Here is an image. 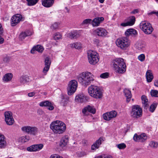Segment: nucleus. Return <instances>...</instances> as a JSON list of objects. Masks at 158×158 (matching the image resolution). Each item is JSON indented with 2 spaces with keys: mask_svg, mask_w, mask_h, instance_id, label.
<instances>
[{
  "mask_svg": "<svg viewBox=\"0 0 158 158\" xmlns=\"http://www.w3.org/2000/svg\"><path fill=\"white\" fill-rule=\"evenodd\" d=\"M103 116L104 119L106 120L109 121L112 119L108 112L103 114Z\"/></svg>",
  "mask_w": 158,
  "mask_h": 158,
  "instance_id": "37",
  "label": "nucleus"
},
{
  "mask_svg": "<svg viewBox=\"0 0 158 158\" xmlns=\"http://www.w3.org/2000/svg\"><path fill=\"white\" fill-rule=\"evenodd\" d=\"M9 57L7 56H5L3 58V60L5 62H7L9 60Z\"/></svg>",
  "mask_w": 158,
  "mask_h": 158,
  "instance_id": "52",
  "label": "nucleus"
},
{
  "mask_svg": "<svg viewBox=\"0 0 158 158\" xmlns=\"http://www.w3.org/2000/svg\"><path fill=\"white\" fill-rule=\"evenodd\" d=\"M30 139V137L28 136L21 137L19 138L20 140L22 143H25L28 141Z\"/></svg>",
  "mask_w": 158,
  "mask_h": 158,
  "instance_id": "38",
  "label": "nucleus"
},
{
  "mask_svg": "<svg viewBox=\"0 0 158 158\" xmlns=\"http://www.w3.org/2000/svg\"><path fill=\"white\" fill-rule=\"evenodd\" d=\"M157 106V105L156 103L152 104L150 106L149 110L151 112H153L155 110Z\"/></svg>",
  "mask_w": 158,
  "mask_h": 158,
  "instance_id": "44",
  "label": "nucleus"
},
{
  "mask_svg": "<svg viewBox=\"0 0 158 158\" xmlns=\"http://www.w3.org/2000/svg\"><path fill=\"white\" fill-rule=\"evenodd\" d=\"M141 100L143 106L144 108L147 109L149 106V102L147 97L145 95H142L141 97Z\"/></svg>",
  "mask_w": 158,
  "mask_h": 158,
  "instance_id": "26",
  "label": "nucleus"
},
{
  "mask_svg": "<svg viewBox=\"0 0 158 158\" xmlns=\"http://www.w3.org/2000/svg\"><path fill=\"white\" fill-rule=\"evenodd\" d=\"M138 9H135L132 11L131 12V14H135L137 13H138Z\"/></svg>",
  "mask_w": 158,
  "mask_h": 158,
  "instance_id": "57",
  "label": "nucleus"
},
{
  "mask_svg": "<svg viewBox=\"0 0 158 158\" xmlns=\"http://www.w3.org/2000/svg\"><path fill=\"white\" fill-rule=\"evenodd\" d=\"M77 79L79 83L86 87L94 81V76L90 72L85 71L80 74Z\"/></svg>",
  "mask_w": 158,
  "mask_h": 158,
  "instance_id": "1",
  "label": "nucleus"
},
{
  "mask_svg": "<svg viewBox=\"0 0 158 158\" xmlns=\"http://www.w3.org/2000/svg\"><path fill=\"white\" fill-rule=\"evenodd\" d=\"M7 146L6 139L3 135L0 134V149H4Z\"/></svg>",
  "mask_w": 158,
  "mask_h": 158,
  "instance_id": "21",
  "label": "nucleus"
},
{
  "mask_svg": "<svg viewBox=\"0 0 158 158\" xmlns=\"http://www.w3.org/2000/svg\"><path fill=\"white\" fill-rule=\"evenodd\" d=\"M100 77L102 78H106L109 77V74L108 73L106 72L101 74L100 76Z\"/></svg>",
  "mask_w": 158,
  "mask_h": 158,
  "instance_id": "46",
  "label": "nucleus"
},
{
  "mask_svg": "<svg viewBox=\"0 0 158 158\" xmlns=\"http://www.w3.org/2000/svg\"><path fill=\"white\" fill-rule=\"evenodd\" d=\"M104 19L103 17H98L94 18L92 21V24L93 27H97L99 25Z\"/></svg>",
  "mask_w": 158,
  "mask_h": 158,
  "instance_id": "19",
  "label": "nucleus"
},
{
  "mask_svg": "<svg viewBox=\"0 0 158 158\" xmlns=\"http://www.w3.org/2000/svg\"><path fill=\"white\" fill-rule=\"evenodd\" d=\"M44 50L43 46L40 45H38L34 46L31 51V53L34 54L35 51H37L39 52H42Z\"/></svg>",
  "mask_w": 158,
  "mask_h": 158,
  "instance_id": "24",
  "label": "nucleus"
},
{
  "mask_svg": "<svg viewBox=\"0 0 158 158\" xmlns=\"http://www.w3.org/2000/svg\"><path fill=\"white\" fill-rule=\"evenodd\" d=\"M112 67L116 73L122 74L126 71V65L124 60L122 58H117L112 61Z\"/></svg>",
  "mask_w": 158,
  "mask_h": 158,
  "instance_id": "2",
  "label": "nucleus"
},
{
  "mask_svg": "<svg viewBox=\"0 0 158 158\" xmlns=\"http://www.w3.org/2000/svg\"><path fill=\"white\" fill-rule=\"evenodd\" d=\"M92 21V20L90 19H86L84 20L82 23L83 24H87L90 23Z\"/></svg>",
  "mask_w": 158,
  "mask_h": 158,
  "instance_id": "49",
  "label": "nucleus"
},
{
  "mask_svg": "<svg viewBox=\"0 0 158 158\" xmlns=\"http://www.w3.org/2000/svg\"><path fill=\"white\" fill-rule=\"evenodd\" d=\"M27 2V5L30 6H33L36 4L39 0H26Z\"/></svg>",
  "mask_w": 158,
  "mask_h": 158,
  "instance_id": "35",
  "label": "nucleus"
},
{
  "mask_svg": "<svg viewBox=\"0 0 158 158\" xmlns=\"http://www.w3.org/2000/svg\"><path fill=\"white\" fill-rule=\"evenodd\" d=\"M43 144L40 143L32 145L27 148V150L29 152H37L41 150L43 147Z\"/></svg>",
  "mask_w": 158,
  "mask_h": 158,
  "instance_id": "15",
  "label": "nucleus"
},
{
  "mask_svg": "<svg viewBox=\"0 0 158 158\" xmlns=\"http://www.w3.org/2000/svg\"><path fill=\"white\" fill-rule=\"evenodd\" d=\"M32 34V32L31 31L27 30L24 32H22L20 34V37L21 39H24L27 36L31 35Z\"/></svg>",
  "mask_w": 158,
  "mask_h": 158,
  "instance_id": "31",
  "label": "nucleus"
},
{
  "mask_svg": "<svg viewBox=\"0 0 158 158\" xmlns=\"http://www.w3.org/2000/svg\"><path fill=\"white\" fill-rule=\"evenodd\" d=\"M104 141L103 139L102 138H100L97 140L96 142L93 144L91 146V149L92 150H95L98 148L100 145Z\"/></svg>",
  "mask_w": 158,
  "mask_h": 158,
  "instance_id": "23",
  "label": "nucleus"
},
{
  "mask_svg": "<svg viewBox=\"0 0 158 158\" xmlns=\"http://www.w3.org/2000/svg\"><path fill=\"white\" fill-rule=\"evenodd\" d=\"M12 77L13 75L11 73H7L4 75L2 79L3 82H8L11 80Z\"/></svg>",
  "mask_w": 158,
  "mask_h": 158,
  "instance_id": "27",
  "label": "nucleus"
},
{
  "mask_svg": "<svg viewBox=\"0 0 158 158\" xmlns=\"http://www.w3.org/2000/svg\"><path fill=\"white\" fill-rule=\"evenodd\" d=\"M82 112L84 115H87L88 114L89 112L93 114L95 113L96 110L93 106L88 105L83 109Z\"/></svg>",
  "mask_w": 158,
  "mask_h": 158,
  "instance_id": "17",
  "label": "nucleus"
},
{
  "mask_svg": "<svg viewBox=\"0 0 158 158\" xmlns=\"http://www.w3.org/2000/svg\"><path fill=\"white\" fill-rule=\"evenodd\" d=\"M129 21L128 22L129 26H132L134 24L135 20V18L134 16L130 17L129 19Z\"/></svg>",
  "mask_w": 158,
  "mask_h": 158,
  "instance_id": "36",
  "label": "nucleus"
},
{
  "mask_svg": "<svg viewBox=\"0 0 158 158\" xmlns=\"http://www.w3.org/2000/svg\"><path fill=\"white\" fill-rule=\"evenodd\" d=\"M138 59L140 61L142 62L145 59V56L144 54H142L138 56Z\"/></svg>",
  "mask_w": 158,
  "mask_h": 158,
  "instance_id": "47",
  "label": "nucleus"
},
{
  "mask_svg": "<svg viewBox=\"0 0 158 158\" xmlns=\"http://www.w3.org/2000/svg\"><path fill=\"white\" fill-rule=\"evenodd\" d=\"M116 146L119 149H123L126 147V145L123 143L119 144L117 145Z\"/></svg>",
  "mask_w": 158,
  "mask_h": 158,
  "instance_id": "45",
  "label": "nucleus"
},
{
  "mask_svg": "<svg viewBox=\"0 0 158 158\" xmlns=\"http://www.w3.org/2000/svg\"><path fill=\"white\" fill-rule=\"evenodd\" d=\"M121 26H123V27H126L129 25V24L127 22V23H122L121 24Z\"/></svg>",
  "mask_w": 158,
  "mask_h": 158,
  "instance_id": "56",
  "label": "nucleus"
},
{
  "mask_svg": "<svg viewBox=\"0 0 158 158\" xmlns=\"http://www.w3.org/2000/svg\"><path fill=\"white\" fill-rule=\"evenodd\" d=\"M94 32L96 33L99 36H106L107 35V31L104 28L102 27H98L95 30Z\"/></svg>",
  "mask_w": 158,
  "mask_h": 158,
  "instance_id": "18",
  "label": "nucleus"
},
{
  "mask_svg": "<svg viewBox=\"0 0 158 158\" xmlns=\"http://www.w3.org/2000/svg\"><path fill=\"white\" fill-rule=\"evenodd\" d=\"M2 35V34H0V44L2 43L4 41L3 39L2 38L1 36Z\"/></svg>",
  "mask_w": 158,
  "mask_h": 158,
  "instance_id": "58",
  "label": "nucleus"
},
{
  "mask_svg": "<svg viewBox=\"0 0 158 158\" xmlns=\"http://www.w3.org/2000/svg\"><path fill=\"white\" fill-rule=\"evenodd\" d=\"M116 46L122 50H126L128 49L131 44V41L126 37L118 38L116 40Z\"/></svg>",
  "mask_w": 158,
  "mask_h": 158,
  "instance_id": "4",
  "label": "nucleus"
},
{
  "mask_svg": "<svg viewBox=\"0 0 158 158\" xmlns=\"http://www.w3.org/2000/svg\"><path fill=\"white\" fill-rule=\"evenodd\" d=\"M78 83L77 81L73 80L70 81L67 87L68 94L71 95L76 91Z\"/></svg>",
  "mask_w": 158,
  "mask_h": 158,
  "instance_id": "9",
  "label": "nucleus"
},
{
  "mask_svg": "<svg viewBox=\"0 0 158 158\" xmlns=\"http://www.w3.org/2000/svg\"><path fill=\"white\" fill-rule=\"evenodd\" d=\"M22 130L25 132L33 135H35L37 132V128L34 127L26 126L22 127Z\"/></svg>",
  "mask_w": 158,
  "mask_h": 158,
  "instance_id": "12",
  "label": "nucleus"
},
{
  "mask_svg": "<svg viewBox=\"0 0 158 158\" xmlns=\"http://www.w3.org/2000/svg\"><path fill=\"white\" fill-rule=\"evenodd\" d=\"M69 141V138L67 136H65L63 137L61 139L60 145L61 147L66 146L68 144Z\"/></svg>",
  "mask_w": 158,
  "mask_h": 158,
  "instance_id": "28",
  "label": "nucleus"
},
{
  "mask_svg": "<svg viewBox=\"0 0 158 158\" xmlns=\"http://www.w3.org/2000/svg\"><path fill=\"white\" fill-rule=\"evenodd\" d=\"M30 79L29 77L27 75H23L19 78V81L21 84H23L30 81Z\"/></svg>",
  "mask_w": 158,
  "mask_h": 158,
  "instance_id": "29",
  "label": "nucleus"
},
{
  "mask_svg": "<svg viewBox=\"0 0 158 158\" xmlns=\"http://www.w3.org/2000/svg\"><path fill=\"white\" fill-rule=\"evenodd\" d=\"M50 158H63L62 156L57 154H53L52 155Z\"/></svg>",
  "mask_w": 158,
  "mask_h": 158,
  "instance_id": "51",
  "label": "nucleus"
},
{
  "mask_svg": "<svg viewBox=\"0 0 158 158\" xmlns=\"http://www.w3.org/2000/svg\"><path fill=\"white\" fill-rule=\"evenodd\" d=\"M88 93L93 98L100 99L103 96V92L101 89L98 86L96 85H91L88 88Z\"/></svg>",
  "mask_w": 158,
  "mask_h": 158,
  "instance_id": "5",
  "label": "nucleus"
},
{
  "mask_svg": "<svg viewBox=\"0 0 158 158\" xmlns=\"http://www.w3.org/2000/svg\"><path fill=\"white\" fill-rule=\"evenodd\" d=\"M75 101L78 103H83L88 101L89 98L83 93L77 95L75 98Z\"/></svg>",
  "mask_w": 158,
  "mask_h": 158,
  "instance_id": "14",
  "label": "nucleus"
},
{
  "mask_svg": "<svg viewBox=\"0 0 158 158\" xmlns=\"http://www.w3.org/2000/svg\"><path fill=\"white\" fill-rule=\"evenodd\" d=\"M154 85L155 86L158 87V80H156L155 81Z\"/></svg>",
  "mask_w": 158,
  "mask_h": 158,
  "instance_id": "59",
  "label": "nucleus"
},
{
  "mask_svg": "<svg viewBox=\"0 0 158 158\" xmlns=\"http://www.w3.org/2000/svg\"><path fill=\"white\" fill-rule=\"evenodd\" d=\"M35 94V93L34 92H31L28 94V95L29 97H31L34 96Z\"/></svg>",
  "mask_w": 158,
  "mask_h": 158,
  "instance_id": "55",
  "label": "nucleus"
},
{
  "mask_svg": "<svg viewBox=\"0 0 158 158\" xmlns=\"http://www.w3.org/2000/svg\"><path fill=\"white\" fill-rule=\"evenodd\" d=\"M87 58L89 63L91 64H95L99 61L98 53L95 51L89 50L87 52Z\"/></svg>",
  "mask_w": 158,
  "mask_h": 158,
  "instance_id": "6",
  "label": "nucleus"
},
{
  "mask_svg": "<svg viewBox=\"0 0 158 158\" xmlns=\"http://www.w3.org/2000/svg\"><path fill=\"white\" fill-rule=\"evenodd\" d=\"M2 26L0 25V34H2Z\"/></svg>",
  "mask_w": 158,
  "mask_h": 158,
  "instance_id": "60",
  "label": "nucleus"
},
{
  "mask_svg": "<svg viewBox=\"0 0 158 158\" xmlns=\"http://www.w3.org/2000/svg\"><path fill=\"white\" fill-rule=\"evenodd\" d=\"M54 2V0H42V5L46 7H49L52 6Z\"/></svg>",
  "mask_w": 158,
  "mask_h": 158,
  "instance_id": "25",
  "label": "nucleus"
},
{
  "mask_svg": "<svg viewBox=\"0 0 158 158\" xmlns=\"http://www.w3.org/2000/svg\"><path fill=\"white\" fill-rule=\"evenodd\" d=\"M102 157H103V156L102 155L101 156H96V157H95V158H103Z\"/></svg>",
  "mask_w": 158,
  "mask_h": 158,
  "instance_id": "61",
  "label": "nucleus"
},
{
  "mask_svg": "<svg viewBox=\"0 0 158 158\" xmlns=\"http://www.w3.org/2000/svg\"><path fill=\"white\" fill-rule=\"evenodd\" d=\"M24 20V18L20 14L14 15L11 18V25L12 26H15L21 21Z\"/></svg>",
  "mask_w": 158,
  "mask_h": 158,
  "instance_id": "10",
  "label": "nucleus"
},
{
  "mask_svg": "<svg viewBox=\"0 0 158 158\" xmlns=\"http://www.w3.org/2000/svg\"><path fill=\"white\" fill-rule=\"evenodd\" d=\"M140 29L146 34H151L153 31L151 25L149 23L143 21L140 24Z\"/></svg>",
  "mask_w": 158,
  "mask_h": 158,
  "instance_id": "8",
  "label": "nucleus"
},
{
  "mask_svg": "<svg viewBox=\"0 0 158 158\" xmlns=\"http://www.w3.org/2000/svg\"><path fill=\"white\" fill-rule=\"evenodd\" d=\"M123 92L127 98V101L129 102L130 101L132 96L131 91L127 89H125L124 90Z\"/></svg>",
  "mask_w": 158,
  "mask_h": 158,
  "instance_id": "30",
  "label": "nucleus"
},
{
  "mask_svg": "<svg viewBox=\"0 0 158 158\" xmlns=\"http://www.w3.org/2000/svg\"><path fill=\"white\" fill-rule=\"evenodd\" d=\"M50 128L55 134H61L65 131L66 126L64 122L59 120H56L51 123Z\"/></svg>",
  "mask_w": 158,
  "mask_h": 158,
  "instance_id": "3",
  "label": "nucleus"
},
{
  "mask_svg": "<svg viewBox=\"0 0 158 158\" xmlns=\"http://www.w3.org/2000/svg\"><path fill=\"white\" fill-rule=\"evenodd\" d=\"M108 112L110 115V117H111L112 119L115 118L117 116V113L115 110H112Z\"/></svg>",
  "mask_w": 158,
  "mask_h": 158,
  "instance_id": "39",
  "label": "nucleus"
},
{
  "mask_svg": "<svg viewBox=\"0 0 158 158\" xmlns=\"http://www.w3.org/2000/svg\"><path fill=\"white\" fill-rule=\"evenodd\" d=\"M105 0H99V2L101 3H103L104 1Z\"/></svg>",
  "mask_w": 158,
  "mask_h": 158,
  "instance_id": "62",
  "label": "nucleus"
},
{
  "mask_svg": "<svg viewBox=\"0 0 158 158\" xmlns=\"http://www.w3.org/2000/svg\"><path fill=\"white\" fill-rule=\"evenodd\" d=\"M48 103H47L45 106L47 107L48 110H52L54 109V107L52 105V103L48 101Z\"/></svg>",
  "mask_w": 158,
  "mask_h": 158,
  "instance_id": "42",
  "label": "nucleus"
},
{
  "mask_svg": "<svg viewBox=\"0 0 158 158\" xmlns=\"http://www.w3.org/2000/svg\"><path fill=\"white\" fill-rule=\"evenodd\" d=\"M47 103L48 102V101H45L40 102L39 103V105L40 106H45Z\"/></svg>",
  "mask_w": 158,
  "mask_h": 158,
  "instance_id": "50",
  "label": "nucleus"
},
{
  "mask_svg": "<svg viewBox=\"0 0 158 158\" xmlns=\"http://www.w3.org/2000/svg\"><path fill=\"white\" fill-rule=\"evenodd\" d=\"M62 34L59 32H56L53 34V38L55 40H58L62 38Z\"/></svg>",
  "mask_w": 158,
  "mask_h": 158,
  "instance_id": "34",
  "label": "nucleus"
},
{
  "mask_svg": "<svg viewBox=\"0 0 158 158\" xmlns=\"http://www.w3.org/2000/svg\"><path fill=\"white\" fill-rule=\"evenodd\" d=\"M149 145L150 147L153 148H156L158 147V143L153 141H151Z\"/></svg>",
  "mask_w": 158,
  "mask_h": 158,
  "instance_id": "43",
  "label": "nucleus"
},
{
  "mask_svg": "<svg viewBox=\"0 0 158 158\" xmlns=\"http://www.w3.org/2000/svg\"><path fill=\"white\" fill-rule=\"evenodd\" d=\"M51 64V61L49 57H46L45 60V67L44 68L42 71L43 74L42 76H39V78H44V76L47 75V72L49 69Z\"/></svg>",
  "mask_w": 158,
  "mask_h": 158,
  "instance_id": "11",
  "label": "nucleus"
},
{
  "mask_svg": "<svg viewBox=\"0 0 158 158\" xmlns=\"http://www.w3.org/2000/svg\"><path fill=\"white\" fill-rule=\"evenodd\" d=\"M153 14H155L158 17V11H153L148 13V14L149 15H152Z\"/></svg>",
  "mask_w": 158,
  "mask_h": 158,
  "instance_id": "54",
  "label": "nucleus"
},
{
  "mask_svg": "<svg viewBox=\"0 0 158 158\" xmlns=\"http://www.w3.org/2000/svg\"><path fill=\"white\" fill-rule=\"evenodd\" d=\"M102 156L103 158H112V157L110 155L103 154Z\"/></svg>",
  "mask_w": 158,
  "mask_h": 158,
  "instance_id": "53",
  "label": "nucleus"
},
{
  "mask_svg": "<svg viewBox=\"0 0 158 158\" xmlns=\"http://www.w3.org/2000/svg\"><path fill=\"white\" fill-rule=\"evenodd\" d=\"M67 36L71 39H77L80 36L79 32L77 31H74L68 33Z\"/></svg>",
  "mask_w": 158,
  "mask_h": 158,
  "instance_id": "22",
  "label": "nucleus"
},
{
  "mask_svg": "<svg viewBox=\"0 0 158 158\" xmlns=\"http://www.w3.org/2000/svg\"><path fill=\"white\" fill-rule=\"evenodd\" d=\"M151 94L152 96L155 97H158V91L156 90H152L151 91Z\"/></svg>",
  "mask_w": 158,
  "mask_h": 158,
  "instance_id": "41",
  "label": "nucleus"
},
{
  "mask_svg": "<svg viewBox=\"0 0 158 158\" xmlns=\"http://www.w3.org/2000/svg\"><path fill=\"white\" fill-rule=\"evenodd\" d=\"M156 2H157L158 1V0H155Z\"/></svg>",
  "mask_w": 158,
  "mask_h": 158,
  "instance_id": "63",
  "label": "nucleus"
},
{
  "mask_svg": "<svg viewBox=\"0 0 158 158\" xmlns=\"http://www.w3.org/2000/svg\"><path fill=\"white\" fill-rule=\"evenodd\" d=\"M142 115V110L138 105H134L132 106L131 112V116L134 118H138Z\"/></svg>",
  "mask_w": 158,
  "mask_h": 158,
  "instance_id": "7",
  "label": "nucleus"
},
{
  "mask_svg": "<svg viewBox=\"0 0 158 158\" xmlns=\"http://www.w3.org/2000/svg\"><path fill=\"white\" fill-rule=\"evenodd\" d=\"M125 35L127 37L131 36H135L137 34V31L134 29H127L125 33Z\"/></svg>",
  "mask_w": 158,
  "mask_h": 158,
  "instance_id": "20",
  "label": "nucleus"
},
{
  "mask_svg": "<svg viewBox=\"0 0 158 158\" xmlns=\"http://www.w3.org/2000/svg\"><path fill=\"white\" fill-rule=\"evenodd\" d=\"M69 47L72 48H75L77 49H80L81 48V44L80 43L75 42L69 44Z\"/></svg>",
  "mask_w": 158,
  "mask_h": 158,
  "instance_id": "33",
  "label": "nucleus"
},
{
  "mask_svg": "<svg viewBox=\"0 0 158 158\" xmlns=\"http://www.w3.org/2000/svg\"><path fill=\"white\" fill-rule=\"evenodd\" d=\"M153 78L152 71L150 70L147 71L146 73V78L147 81L148 82H151Z\"/></svg>",
  "mask_w": 158,
  "mask_h": 158,
  "instance_id": "32",
  "label": "nucleus"
},
{
  "mask_svg": "<svg viewBox=\"0 0 158 158\" xmlns=\"http://www.w3.org/2000/svg\"><path fill=\"white\" fill-rule=\"evenodd\" d=\"M5 121L6 124L9 125H11L14 122L12 116V113L10 111H6L4 113Z\"/></svg>",
  "mask_w": 158,
  "mask_h": 158,
  "instance_id": "13",
  "label": "nucleus"
},
{
  "mask_svg": "<svg viewBox=\"0 0 158 158\" xmlns=\"http://www.w3.org/2000/svg\"><path fill=\"white\" fill-rule=\"evenodd\" d=\"M145 47V45L142 44H139L138 45L137 48L139 50H142Z\"/></svg>",
  "mask_w": 158,
  "mask_h": 158,
  "instance_id": "48",
  "label": "nucleus"
},
{
  "mask_svg": "<svg viewBox=\"0 0 158 158\" xmlns=\"http://www.w3.org/2000/svg\"><path fill=\"white\" fill-rule=\"evenodd\" d=\"M60 23H55L51 26V28L53 30L58 29L59 27Z\"/></svg>",
  "mask_w": 158,
  "mask_h": 158,
  "instance_id": "40",
  "label": "nucleus"
},
{
  "mask_svg": "<svg viewBox=\"0 0 158 158\" xmlns=\"http://www.w3.org/2000/svg\"><path fill=\"white\" fill-rule=\"evenodd\" d=\"M133 139L135 141L143 142L146 140L147 136L144 133H143L139 135H138L137 134H135Z\"/></svg>",
  "mask_w": 158,
  "mask_h": 158,
  "instance_id": "16",
  "label": "nucleus"
}]
</instances>
